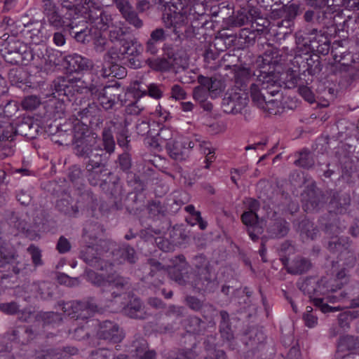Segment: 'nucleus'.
Listing matches in <instances>:
<instances>
[{"label": "nucleus", "mask_w": 359, "mask_h": 359, "mask_svg": "<svg viewBox=\"0 0 359 359\" xmlns=\"http://www.w3.org/2000/svg\"><path fill=\"white\" fill-rule=\"evenodd\" d=\"M0 53L5 61L11 65H27L34 62L36 65H42L43 62L42 51L37 45L31 48L15 35H8L0 46Z\"/></svg>", "instance_id": "f257e3e1"}, {"label": "nucleus", "mask_w": 359, "mask_h": 359, "mask_svg": "<svg viewBox=\"0 0 359 359\" xmlns=\"http://www.w3.org/2000/svg\"><path fill=\"white\" fill-rule=\"evenodd\" d=\"M336 34L333 32L319 29L318 27L307 26L303 33L297 36V39L299 43H302L304 47H308L309 50L316 52V54L326 55L331 50V54L334 60H337V55L335 51L337 48L341 46V41H336L332 46L330 44V39Z\"/></svg>", "instance_id": "f03ea898"}, {"label": "nucleus", "mask_w": 359, "mask_h": 359, "mask_svg": "<svg viewBox=\"0 0 359 359\" xmlns=\"http://www.w3.org/2000/svg\"><path fill=\"white\" fill-rule=\"evenodd\" d=\"M191 8L189 13L187 11L174 12L168 15L165 19V28L170 29L173 36L172 39L175 41H182L184 39H191L196 35V31L191 25L190 22L193 15L191 14Z\"/></svg>", "instance_id": "7ed1b4c3"}, {"label": "nucleus", "mask_w": 359, "mask_h": 359, "mask_svg": "<svg viewBox=\"0 0 359 359\" xmlns=\"http://www.w3.org/2000/svg\"><path fill=\"white\" fill-rule=\"evenodd\" d=\"M72 133V149L73 154L79 158H87L88 155L95 147L92 144L91 132L88 126L81 121H78L74 123Z\"/></svg>", "instance_id": "20e7f679"}, {"label": "nucleus", "mask_w": 359, "mask_h": 359, "mask_svg": "<svg viewBox=\"0 0 359 359\" xmlns=\"http://www.w3.org/2000/svg\"><path fill=\"white\" fill-rule=\"evenodd\" d=\"M103 257L111 258L114 264H121L125 262L135 264L137 260V256L135 249L128 244L120 245L116 242L104 239Z\"/></svg>", "instance_id": "39448f33"}, {"label": "nucleus", "mask_w": 359, "mask_h": 359, "mask_svg": "<svg viewBox=\"0 0 359 359\" xmlns=\"http://www.w3.org/2000/svg\"><path fill=\"white\" fill-rule=\"evenodd\" d=\"M102 8L91 0H84L83 4L69 5V16L75 17L80 23L86 25V22L95 25L100 14L102 13Z\"/></svg>", "instance_id": "423d86ee"}, {"label": "nucleus", "mask_w": 359, "mask_h": 359, "mask_svg": "<svg viewBox=\"0 0 359 359\" xmlns=\"http://www.w3.org/2000/svg\"><path fill=\"white\" fill-rule=\"evenodd\" d=\"M69 91L70 88L76 87V90L83 89L81 81L82 72L87 71L92 67V62L88 58L78 54L69 55Z\"/></svg>", "instance_id": "0eeeda50"}, {"label": "nucleus", "mask_w": 359, "mask_h": 359, "mask_svg": "<svg viewBox=\"0 0 359 359\" xmlns=\"http://www.w3.org/2000/svg\"><path fill=\"white\" fill-rule=\"evenodd\" d=\"M110 155L105 152L100 146H95L92 152L88 155L89 159L86 164V170L90 177H98L103 172L107 170L106 166Z\"/></svg>", "instance_id": "6e6552de"}, {"label": "nucleus", "mask_w": 359, "mask_h": 359, "mask_svg": "<svg viewBox=\"0 0 359 359\" xmlns=\"http://www.w3.org/2000/svg\"><path fill=\"white\" fill-rule=\"evenodd\" d=\"M248 102L246 93L238 92L235 89L228 90L222 99V108L226 114H236L247 106Z\"/></svg>", "instance_id": "1a4fd4ad"}, {"label": "nucleus", "mask_w": 359, "mask_h": 359, "mask_svg": "<svg viewBox=\"0 0 359 359\" xmlns=\"http://www.w3.org/2000/svg\"><path fill=\"white\" fill-rule=\"evenodd\" d=\"M219 286L216 274L213 270L194 273L192 288L202 294L214 292Z\"/></svg>", "instance_id": "9d476101"}, {"label": "nucleus", "mask_w": 359, "mask_h": 359, "mask_svg": "<svg viewBox=\"0 0 359 359\" xmlns=\"http://www.w3.org/2000/svg\"><path fill=\"white\" fill-rule=\"evenodd\" d=\"M102 241L100 240V244H88L81 252V258L90 266L97 270L108 271V269H111L113 264L105 261L104 257L103 259L100 257L99 247L103 250Z\"/></svg>", "instance_id": "9b49d317"}, {"label": "nucleus", "mask_w": 359, "mask_h": 359, "mask_svg": "<svg viewBox=\"0 0 359 359\" xmlns=\"http://www.w3.org/2000/svg\"><path fill=\"white\" fill-rule=\"evenodd\" d=\"M298 288L313 301L317 296L325 295L328 290V282L324 278L316 280L313 277H306L301 281L297 282Z\"/></svg>", "instance_id": "f8f14e48"}, {"label": "nucleus", "mask_w": 359, "mask_h": 359, "mask_svg": "<svg viewBox=\"0 0 359 359\" xmlns=\"http://www.w3.org/2000/svg\"><path fill=\"white\" fill-rule=\"evenodd\" d=\"M97 334L99 339L112 343H119L125 337V334L119 325L111 320L100 322Z\"/></svg>", "instance_id": "ddd939ff"}, {"label": "nucleus", "mask_w": 359, "mask_h": 359, "mask_svg": "<svg viewBox=\"0 0 359 359\" xmlns=\"http://www.w3.org/2000/svg\"><path fill=\"white\" fill-rule=\"evenodd\" d=\"M69 90H73L74 92H76V94L74 95L73 93L71 95V97H69V102H74L71 104L72 117H75V121L73 122V124L77 123L78 121H81L79 118H83L84 116H86L88 114L90 113V104L87 103V101L82 95L80 90H76V87L74 86V88H70ZM72 91H69L71 93Z\"/></svg>", "instance_id": "4468645a"}, {"label": "nucleus", "mask_w": 359, "mask_h": 359, "mask_svg": "<svg viewBox=\"0 0 359 359\" xmlns=\"http://www.w3.org/2000/svg\"><path fill=\"white\" fill-rule=\"evenodd\" d=\"M69 35H70L76 41L81 43H86L91 41L92 33L94 29L88 28L83 23L76 21L75 17L69 18Z\"/></svg>", "instance_id": "2eb2a0df"}, {"label": "nucleus", "mask_w": 359, "mask_h": 359, "mask_svg": "<svg viewBox=\"0 0 359 359\" xmlns=\"http://www.w3.org/2000/svg\"><path fill=\"white\" fill-rule=\"evenodd\" d=\"M341 18L339 13H334L327 7L325 10L319 11L316 15V22L319 29L327 30L337 33L339 29L337 18Z\"/></svg>", "instance_id": "dca6fc26"}, {"label": "nucleus", "mask_w": 359, "mask_h": 359, "mask_svg": "<svg viewBox=\"0 0 359 359\" xmlns=\"http://www.w3.org/2000/svg\"><path fill=\"white\" fill-rule=\"evenodd\" d=\"M304 193L305 207L306 211L318 210L325 203V196L323 191L315 184H312L306 187Z\"/></svg>", "instance_id": "f3484780"}, {"label": "nucleus", "mask_w": 359, "mask_h": 359, "mask_svg": "<svg viewBox=\"0 0 359 359\" xmlns=\"http://www.w3.org/2000/svg\"><path fill=\"white\" fill-rule=\"evenodd\" d=\"M351 205V196L345 191H334L330 193L329 208L330 212L336 214L345 213Z\"/></svg>", "instance_id": "a211bd4d"}, {"label": "nucleus", "mask_w": 359, "mask_h": 359, "mask_svg": "<svg viewBox=\"0 0 359 359\" xmlns=\"http://www.w3.org/2000/svg\"><path fill=\"white\" fill-rule=\"evenodd\" d=\"M43 14L46 17L48 22L56 28H60L65 25V20L55 3L53 0H41Z\"/></svg>", "instance_id": "6ab92c4d"}, {"label": "nucleus", "mask_w": 359, "mask_h": 359, "mask_svg": "<svg viewBox=\"0 0 359 359\" xmlns=\"http://www.w3.org/2000/svg\"><path fill=\"white\" fill-rule=\"evenodd\" d=\"M241 221L247 227V231L250 238L256 242L259 238V235L264 232L262 226L259 223V217L257 213L245 211L241 215Z\"/></svg>", "instance_id": "aec40b11"}, {"label": "nucleus", "mask_w": 359, "mask_h": 359, "mask_svg": "<svg viewBox=\"0 0 359 359\" xmlns=\"http://www.w3.org/2000/svg\"><path fill=\"white\" fill-rule=\"evenodd\" d=\"M184 304L190 310L201 313L205 318H208L209 315L215 310L212 304L191 294L185 297Z\"/></svg>", "instance_id": "412c9836"}, {"label": "nucleus", "mask_w": 359, "mask_h": 359, "mask_svg": "<svg viewBox=\"0 0 359 359\" xmlns=\"http://www.w3.org/2000/svg\"><path fill=\"white\" fill-rule=\"evenodd\" d=\"M171 33L170 29L167 28L164 29L159 27L154 29L145 43L146 52L155 55L158 52V45L165 41L168 36H171Z\"/></svg>", "instance_id": "4be33fe9"}, {"label": "nucleus", "mask_w": 359, "mask_h": 359, "mask_svg": "<svg viewBox=\"0 0 359 359\" xmlns=\"http://www.w3.org/2000/svg\"><path fill=\"white\" fill-rule=\"evenodd\" d=\"M325 248L330 253L342 257L344 252L350 248L348 238L345 236H334L324 238Z\"/></svg>", "instance_id": "5701e85b"}, {"label": "nucleus", "mask_w": 359, "mask_h": 359, "mask_svg": "<svg viewBox=\"0 0 359 359\" xmlns=\"http://www.w3.org/2000/svg\"><path fill=\"white\" fill-rule=\"evenodd\" d=\"M120 85L117 83L113 86H105L100 94V104L105 110L112 109L116 100L119 97Z\"/></svg>", "instance_id": "b1692460"}, {"label": "nucleus", "mask_w": 359, "mask_h": 359, "mask_svg": "<svg viewBox=\"0 0 359 359\" xmlns=\"http://www.w3.org/2000/svg\"><path fill=\"white\" fill-rule=\"evenodd\" d=\"M123 313L129 318L137 320H146L151 316L142 301L137 298L128 303L123 308Z\"/></svg>", "instance_id": "393cba45"}, {"label": "nucleus", "mask_w": 359, "mask_h": 359, "mask_svg": "<svg viewBox=\"0 0 359 359\" xmlns=\"http://www.w3.org/2000/svg\"><path fill=\"white\" fill-rule=\"evenodd\" d=\"M53 95L58 100L57 108L66 110L67 80L65 76H58L53 82Z\"/></svg>", "instance_id": "a878e982"}, {"label": "nucleus", "mask_w": 359, "mask_h": 359, "mask_svg": "<svg viewBox=\"0 0 359 359\" xmlns=\"http://www.w3.org/2000/svg\"><path fill=\"white\" fill-rule=\"evenodd\" d=\"M308 62V51L306 53H300L299 51L297 53L292 60V65L294 67H297V72L299 73H305L307 72ZM297 70H289L287 72V80L290 81L292 84H297L299 78L297 76L295 72Z\"/></svg>", "instance_id": "bb28decb"}, {"label": "nucleus", "mask_w": 359, "mask_h": 359, "mask_svg": "<svg viewBox=\"0 0 359 359\" xmlns=\"http://www.w3.org/2000/svg\"><path fill=\"white\" fill-rule=\"evenodd\" d=\"M250 96L252 102L259 108L270 110L269 104H277V100H266V93L262 89V87L255 83L250 85Z\"/></svg>", "instance_id": "cd10ccee"}, {"label": "nucleus", "mask_w": 359, "mask_h": 359, "mask_svg": "<svg viewBox=\"0 0 359 359\" xmlns=\"http://www.w3.org/2000/svg\"><path fill=\"white\" fill-rule=\"evenodd\" d=\"M18 257L17 251L5 238L0 235V268L14 263Z\"/></svg>", "instance_id": "c85d7f7f"}, {"label": "nucleus", "mask_w": 359, "mask_h": 359, "mask_svg": "<svg viewBox=\"0 0 359 359\" xmlns=\"http://www.w3.org/2000/svg\"><path fill=\"white\" fill-rule=\"evenodd\" d=\"M184 141L181 138L169 142L166 144V149L169 156L176 161H183L189 157V151L184 147Z\"/></svg>", "instance_id": "c756f323"}, {"label": "nucleus", "mask_w": 359, "mask_h": 359, "mask_svg": "<svg viewBox=\"0 0 359 359\" xmlns=\"http://www.w3.org/2000/svg\"><path fill=\"white\" fill-rule=\"evenodd\" d=\"M67 185L64 180L62 184L57 182L53 183V194L58 199L56 201L55 207L60 211L66 214L67 211V201L66 198Z\"/></svg>", "instance_id": "7c9ffc66"}, {"label": "nucleus", "mask_w": 359, "mask_h": 359, "mask_svg": "<svg viewBox=\"0 0 359 359\" xmlns=\"http://www.w3.org/2000/svg\"><path fill=\"white\" fill-rule=\"evenodd\" d=\"M312 263L308 258L297 256L294 258L287 267V273L292 275H302L312 268Z\"/></svg>", "instance_id": "2f4dec72"}, {"label": "nucleus", "mask_w": 359, "mask_h": 359, "mask_svg": "<svg viewBox=\"0 0 359 359\" xmlns=\"http://www.w3.org/2000/svg\"><path fill=\"white\" fill-rule=\"evenodd\" d=\"M266 339L264 332L257 328L251 329L244 339V343L247 347L254 351L259 348Z\"/></svg>", "instance_id": "473e14b6"}, {"label": "nucleus", "mask_w": 359, "mask_h": 359, "mask_svg": "<svg viewBox=\"0 0 359 359\" xmlns=\"http://www.w3.org/2000/svg\"><path fill=\"white\" fill-rule=\"evenodd\" d=\"M103 231L102 227L97 222H88L83 229V238L88 244H98L97 240Z\"/></svg>", "instance_id": "72a5a7b5"}, {"label": "nucleus", "mask_w": 359, "mask_h": 359, "mask_svg": "<svg viewBox=\"0 0 359 359\" xmlns=\"http://www.w3.org/2000/svg\"><path fill=\"white\" fill-rule=\"evenodd\" d=\"M290 231V224L283 218H277L270 226L269 232L274 238H282L287 236Z\"/></svg>", "instance_id": "f704fd0d"}, {"label": "nucleus", "mask_w": 359, "mask_h": 359, "mask_svg": "<svg viewBox=\"0 0 359 359\" xmlns=\"http://www.w3.org/2000/svg\"><path fill=\"white\" fill-rule=\"evenodd\" d=\"M79 306L81 309L83 308L80 312L81 320L88 319L94 313L100 312V308L93 297H88L86 301L83 302V303H76L74 308Z\"/></svg>", "instance_id": "c9c22d12"}, {"label": "nucleus", "mask_w": 359, "mask_h": 359, "mask_svg": "<svg viewBox=\"0 0 359 359\" xmlns=\"http://www.w3.org/2000/svg\"><path fill=\"white\" fill-rule=\"evenodd\" d=\"M281 57L282 55L278 48L273 46L269 47L263 54L262 62L264 66L262 69H264L266 66H269V69H274L276 65L280 63Z\"/></svg>", "instance_id": "e433bc0d"}, {"label": "nucleus", "mask_w": 359, "mask_h": 359, "mask_svg": "<svg viewBox=\"0 0 359 359\" xmlns=\"http://www.w3.org/2000/svg\"><path fill=\"white\" fill-rule=\"evenodd\" d=\"M274 69H269V72L265 70H260V74L257 75L255 83L262 87V89L265 90L272 85L278 83V76L274 72Z\"/></svg>", "instance_id": "4c0bfd02"}, {"label": "nucleus", "mask_w": 359, "mask_h": 359, "mask_svg": "<svg viewBox=\"0 0 359 359\" xmlns=\"http://www.w3.org/2000/svg\"><path fill=\"white\" fill-rule=\"evenodd\" d=\"M147 264L150 267V271L146 278L149 279V277L153 278L156 276L157 280L151 281V283L155 286L161 284L163 283L162 278H163V273H164L165 271V266L160 262L155 259H149L147 260Z\"/></svg>", "instance_id": "58836bf2"}, {"label": "nucleus", "mask_w": 359, "mask_h": 359, "mask_svg": "<svg viewBox=\"0 0 359 359\" xmlns=\"http://www.w3.org/2000/svg\"><path fill=\"white\" fill-rule=\"evenodd\" d=\"M251 76L250 69L246 68L239 69L235 74V86L232 89H235L238 92L246 93Z\"/></svg>", "instance_id": "ea45409f"}, {"label": "nucleus", "mask_w": 359, "mask_h": 359, "mask_svg": "<svg viewBox=\"0 0 359 359\" xmlns=\"http://www.w3.org/2000/svg\"><path fill=\"white\" fill-rule=\"evenodd\" d=\"M297 158L294 161V164L296 166L301 167L304 169H310L315 164V160L313 153L308 149H303L295 154Z\"/></svg>", "instance_id": "a19ab883"}, {"label": "nucleus", "mask_w": 359, "mask_h": 359, "mask_svg": "<svg viewBox=\"0 0 359 359\" xmlns=\"http://www.w3.org/2000/svg\"><path fill=\"white\" fill-rule=\"evenodd\" d=\"M219 316L221 320L219 327L221 336L226 341H231L233 339V332L231 328L229 315L227 311L222 310L219 312Z\"/></svg>", "instance_id": "79ce46f5"}, {"label": "nucleus", "mask_w": 359, "mask_h": 359, "mask_svg": "<svg viewBox=\"0 0 359 359\" xmlns=\"http://www.w3.org/2000/svg\"><path fill=\"white\" fill-rule=\"evenodd\" d=\"M128 279L120 276L116 273H109L108 274V284L107 285L111 287L112 288H116L118 290L121 292H124L127 289H128ZM112 295L114 297H116L121 294V293H117L115 291L112 292Z\"/></svg>", "instance_id": "37998d69"}, {"label": "nucleus", "mask_w": 359, "mask_h": 359, "mask_svg": "<svg viewBox=\"0 0 359 359\" xmlns=\"http://www.w3.org/2000/svg\"><path fill=\"white\" fill-rule=\"evenodd\" d=\"M37 130L38 126L34 125L31 119L22 121L18 123L15 127L16 135L18 134L29 139L35 137Z\"/></svg>", "instance_id": "c03bdc74"}, {"label": "nucleus", "mask_w": 359, "mask_h": 359, "mask_svg": "<svg viewBox=\"0 0 359 359\" xmlns=\"http://www.w3.org/2000/svg\"><path fill=\"white\" fill-rule=\"evenodd\" d=\"M119 46L121 48L124 58L140 55V50L138 48H140L141 45L138 44L135 39L128 37L126 40H122Z\"/></svg>", "instance_id": "a18cd8bd"}, {"label": "nucleus", "mask_w": 359, "mask_h": 359, "mask_svg": "<svg viewBox=\"0 0 359 359\" xmlns=\"http://www.w3.org/2000/svg\"><path fill=\"white\" fill-rule=\"evenodd\" d=\"M133 347L136 356L140 359H154L156 358V352L148 350L147 343L143 339L133 341Z\"/></svg>", "instance_id": "49530a36"}, {"label": "nucleus", "mask_w": 359, "mask_h": 359, "mask_svg": "<svg viewBox=\"0 0 359 359\" xmlns=\"http://www.w3.org/2000/svg\"><path fill=\"white\" fill-rule=\"evenodd\" d=\"M91 41L93 44V48L95 52L102 53L109 48V39L103 35L101 31L94 29L91 34Z\"/></svg>", "instance_id": "de8ad7c7"}, {"label": "nucleus", "mask_w": 359, "mask_h": 359, "mask_svg": "<svg viewBox=\"0 0 359 359\" xmlns=\"http://www.w3.org/2000/svg\"><path fill=\"white\" fill-rule=\"evenodd\" d=\"M206 323L196 316H191L187 319L186 325L187 332L194 334H203L206 330Z\"/></svg>", "instance_id": "09e8293b"}, {"label": "nucleus", "mask_w": 359, "mask_h": 359, "mask_svg": "<svg viewBox=\"0 0 359 359\" xmlns=\"http://www.w3.org/2000/svg\"><path fill=\"white\" fill-rule=\"evenodd\" d=\"M115 141L111 127L105 126L102 132V146L103 150L110 156L115 151Z\"/></svg>", "instance_id": "8fccbe9b"}, {"label": "nucleus", "mask_w": 359, "mask_h": 359, "mask_svg": "<svg viewBox=\"0 0 359 359\" xmlns=\"http://www.w3.org/2000/svg\"><path fill=\"white\" fill-rule=\"evenodd\" d=\"M168 55L170 64L171 72L178 74L181 70L184 71L187 68L188 62L185 57H183L178 53H173L172 55L168 53Z\"/></svg>", "instance_id": "3c124183"}, {"label": "nucleus", "mask_w": 359, "mask_h": 359, "mask_svg": "<svg viewBox=\"0 0 359 359\" xmlns=\"http://www.w3.org/2000/svg\"><path fill=\"white\" fill-rule=\"evenodd\" d=\"M126 74V69L118 65L117 62L109 63L108 67H104L102 69V76L104 77L112 76L123 79Z\"/></svg>", "instance_id": "603ef678"}, {"label": "nucleus", "mask_w": 359, "mask_h": 359, "mask_svg": "<svg viewBox=\"0 0 359 359\" xmlns=\"http://www.w3.org/2000/svg\"><path fill=\"white\" fill-rule=\"evenodd\" d=\"M103 59L108 63H115L124 59L121 46L118 43H114L109 46V49L104 53Z\"/></svg>", "instance_id": "864d4df0"}, {"label": "nucleus", "mask_w": 359, "mask_h": 359, "mask_svg": "<svg viewBox=\"0 0 359 359\" xmlns=\"http://www.w3.org/2000/svg\"><path fill=\"white\" fill-rule=\"evenodd\" d=\"M147 209L149 215L153 217H165L168 211L165 203L158 200L149 201L147 205Z\"/></svg>", "instance_id": "5fc2aeb1"}, {"label": "nucleus", "mask_w": 359, "mask_h": 359, "mask_svg": "<svg viewBox=\"0 0 359 359\" xmlns=\"http://www.w3.org/2000/svg\"><path fill=\"white\" fill-rule=\"evenodd\" d=\"M299 229L302 234L306 235V236L311 240H314L317 238L319 231L314 224L309 219H303L299 224Z\"/></svg>", "instance_id": "6e6d98bb"}, {"label": "nucleus", "mask_w": 359, "mask_h": 359, "mask_svg": "<svg viewBox=\"0 0 359 359\" xmlns=\"http://www.w3.org/2000/svg\"><path fill=\"white\" fill-rule=\"evenodd\" d=\"M194 273L213 270L209 260L203 255H196L193 260Z\"/></svg>", "instance_id": "4d7b16f0"}, {"label": "nucleus", "mask_w": 359, "mask_h": 359, "mask_svg": "<svg viewBox=\"0 0 359 359\" xmlns=\"http://www.w3.org/2000/svg\"><path fill=\"white\" fill-rule=\"evenodd\" d=\"M307 72L309 75L318 74L322 69L320 56L318 54H311L308 51Z\"/></svg>", "instance_id": "13d9d810"}, {"label": "nucleus", "mask_w": 359, "mask_h": 359, "mask_svg": "<svg viewBox=\"0 0 359 359\" xmlns=\"http://www.w3.org/2000/svg\"><path fill=\"white\" fill-rule=\"evenodd\" d=\"M180 264L174 266L170 271V275L172 280L177 283V278L183 276L184 272L189 269L187 263L185 262V258L183 255L178 257Z\"/></svg>", "instance_id": "bf43d9fd"}, {"label": "nucleus", "mask_w": 359, "mask_h": 359, "mask_svg": "<svg viewBox=\"0 0 359 359\" xmlns=\"http://www.w3.org/2000/svg\"><path fill=\"white\" fill-rule=\"evenodd\" d=\"M15 135V127L8 122L0 121V141H12Z\"/></svg>", "instance_id": "052dcab7"}, {"label": "nucleus", "mask_w": 359, "mask_h": 359, "mask_svg": "<svg viewBox=\"0 0 359 359\" xmlns=\"http://www.w3.org/2000/svg\"><path fill=\"white\" fill-rule=\"evenodd\" d=\"M120 129L116 133L117 144L119 147L129 149L130 140H129V132L127 128L126 121L123 124L120 123Z\"/></svg>", "instance_id": "680f3d73"}, {"label": "nucleus", "mask_w": 359, "mask_h": 359, "mask_svg": "<svg viewBox=\"0 0 359 359\" xmlns=\"http://www.w3.org/2000/svg\"><path fill=\"white\" fill-rule=\"evenodd\" d=\"M163 86L162 85H158L156 83H149L147 88H142L140 86H138L137 90L142 93V95H148L149 96L154 99H160L163 96V90H162Z\"/></svg>", "instance_id": "e2e57ef3"}, {"label": "nucleus", "mask_w": 359, "mask_h": 359, "mask_svg": "<svg viewBox=\"0 0 359 359\" xmlns=\"http://www.w3.org/2000/svg\"><path fill=\"white\" fill-rule=\"evenodd\" d=\"M147 63L149 67L156 71L159 72H171L169 58H156L148 59Z\"/></svg>", "instance_id": "0e129e2a"}, {"label": "nucleus", "mask_w": 359, "mask_h": 359, "mask_svg": "<svg viewBox=\"0 0 359 359\" xmlns=\"http://www.w3.org/2000/svg\"><path fill=\"white\" fill-rule=\"evenodd\" d=\"M128 24L133 26L136 29H140L144 27V21L140 19L138 13L132 8L122 16Z\"/></svg>", "instance_id": "69168bd1"}, {"label": "nucleus", "mask_w": 359, "mask_h": 359, "mask_svg": "<svg viewBox=\"0 0 359 359\" xmlns=\"http://www.w3.org/2000/svg\"><path fill=\"white\" fill-rule=\"evenodd\" d=\"M328 290L329 291L327 292V293L325 295H327L326 302H330L332 304L337 303V302H345L347 298H349L347 297L348 294L345 292H337V291L330 287L328 285Z\"/></svg>", "instance_id": "338daca9"}, {"label": "nucleus", "mask_w": 359, "mask_h": 359, "mask_svg": "<svg viewBox=\"0 0 359 359\" xmlns=\"http://www.w3.org/2000/svg\"><path fill=\"white\" fill-rule=\"evenodd\" d=\"M258 1L257 0H248L247 5V13L248 15V18H250V22H253L257 19H261V11L259 7H257Z\"/></svg>", "instance_id": "774afa93"}]
</instances>
